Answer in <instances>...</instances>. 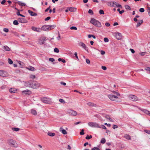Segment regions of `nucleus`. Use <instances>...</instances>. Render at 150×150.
<instances>
[{"label":"nucleus","mask_w":150,"mask_h":150,"mask_svg":"<svg viewBox=\"0 0 150 150\" xmlns=\"http://www.w3.org/2000/svg\"><path fill=\"white\" fill-rule=\"evenodd\" d=\"M109 98L112 101H114L117 102L121 101L120 98L118 97L119 96L114 95H109L108 96Z\"/></svg>","instance_id":"f257e3e1"},{"label":"nucleus","mask_w":150,"mask_h":150,"mask_svg":"<svg viewBox=\"0 0 150 150\" xmlns=\"http://www.w3.org/2000/svg\"><path fill=\"white\" fill-rule=\"evenodd\" d=\"M55 27V26L54 25H45L41 28V29L43 30L46 31L48 30H51L54 28Z\"/></svg>","instance_id":"f03ea898"},{"label":"nucleus","mask_w":150,"mask_h":150,"mask_svg":"<svg viewBox=\"0 0 150 150\" xmlns=\"http://www.w3.org/2000/svg\"><path fill=\"white\" fill-rule=\"evenodd\" d=\"M34 81L30 80L29 81L25 82H24V85L25 86L33 88V86Z\"/></svg>","instance_id":"7ed1b4c3"},{"label":"nucleus","mask_w":150,"mask_h":150,"mask_svg":"<svg viewBox=\"0 0 150 150\" xmlns=\"http://www.w3.org/2000/svg\"><path fill=\"white\" fill-rule=\"evenodd\" d=\"M90 22L93 25L98 27H99L101 26L100 22L94 18L91 19Z\"/></svg>","instance_id":"20e7f679"},{"label":"nucleus","mask_w":150,"mask_h":150,"mask_svg":"<svg viewBox=\"0 0 150 150\" xmlns=\"http://www.w3.org/2000/svg\"><path fill=\"white\" fill-rule=\"evenodd\" d=\"M7 143L9 145L12 146L13 147H17L18 146V145L16 143V142L12 139L8 140Z\"/></svg>","instance_id":"39448f33"},{"label":"nucleus","mask_w":150,"mask_h":150,"mask_svg":"<svg viewBox=\"0 0 150 150\" xmlns=\"http://www.w3.org/2000/svg\"><path fill=\"white\" fill-rule=\"evenodd\" d=\"M41 100L42 102L46 103L49 104L51 102V99L46 97H43L41 98Z\"/></svg>","instance_id":"423d86ee"},{"label":"nucleus","mask_w":150,"mask_h":150,"mask_svg":"<svg viewBox=\"0 0 150 150\" xmlns=\"http://www.w3.org/2000/svg\"><path fill=\"white\" fill-rule=\"evenodd\" d=\"M88 125L91 127H99L98 125L96 122H89L88 123Z\"/></svg>","instance_id":"0eeeda50"},{"label":"nucleus","mask_w":150,"mask_h":150,"mask_svg":"<svg viewBox=\"0 0 150 150\" xmlns=\"http://www.w3.org/2000/svg\"><path fill=\"white\" fill-rule=\"evenodd\" d=\"M46 40V38L45 37H42L38 40V43L40 45L44 43V41Z\"/></svg>","instance_id":"6e6552de"},{"label":"nucleus","mask_w":150,"mask_h":150,"mask_svg":"<svg viewBox=\"0 0 150 150\" xmlns=\"http://www.w3.org/2000/svg\"><path fill=\"white\" fill-rule=\"evenodd\" d=\"M33 88H39L40 86V84L38 83L37 82L34 81V83L33 84Z\"/></svg>","instance_id":"1a4fd4ad"},{"label":"nucleus","mask_w":150,"mask_h":150,"mask_svg":"<svg viewBox=\"0 0 150 150\" xmlns=\"http://www.w3.org/2000/svg\"><path fill=\"white\" fill-rule=\"evenodd\" d=\"M79 45L81 47L85 50L88 51V48L86 46L85 44L82 42H80L79 43Z\"/></svg>","instance_id":"9d476101"},{"label":"nucleus","mask_w":150,"mask_h":150,"mask_svg":"<svg viewBox=\"0 0 150 150\" xmlns=\"http://www.w3.org/2000/svg\"><path fill=\"white\" fill-rule=\"evenodd\" d=\"M116 2L115 1H111L108 2L107 5L111 7H115Z\"/></svg>","instance_id":"9b49d317"},{"label":"nucleus","mask_w":150,"mask_h":150,"mask_svg":"<svg viewBox=\"0 0 150 150\" xmlns=\"http://www.w3.org/2000/svg\"><path fill=\"white\" fill-rule=\"evenodd\" d=\"M129 99L133 101H135L137 100V96L134 95H130L129 96Z\"/></svg>","instance_id":"f8f14e48"},{"label":"nucleus","mask_w":150,"mask_h":150,"mask_svg":"<svg viewBox=\"0 0 150 150\" xmlns=\"http://www.w3.org/2000/svg\"><path fill=\"white\" fill-rule=\"evenodd\" d=\"M68 113L70 115L74 116H76L77 115L76 112L71 110H69Z\"/></svg>","instance_id":"ddd939ff"},{"label":"nucleus","mask_w":150,"mask_h":150,"mask_svg":"<svg viewBox=\"0 0 150 150\" xmlns=\"http://www.w3.org/2000/svg\"><path fill=\"white\" fill-rule=\"evenodd\" d=\"M18 21L19 22L22 23H25L27 22V21L25 19L23 18H20L18 19Z\"/></svg>","instance_id":"4468645a"},{"label":"nucleus","mask_w":150,"mask_h":150,"mask_svg":"<svg viewBox=\"0 0 150 150\" xmlns=\"http://www.w3.org/2000/svg\"><path fill=\"white\" fill-rule=\"evenodd\" d=\"M22 92L23 94L26 95H30L32 93L28 89L23 91H22Z\"/></svg>","instance_id":"2eb2a0df"},{"label":"nucleus","mask_w":150,"mask_h":150,"mask_svg":"<svg viewBox=\"0 0 150 150\" xmlns=\"http://www.w3.org/2000/svg\"><path fill=\"white\" fill-rule=\"evenodd\" d=\"M102 149V146L100 144L98 145L97 147H94L91 150H100Z\"/></svg>","instance_id":"dca6fc26"},{"label":"nucleus","mask_w":150,"mask_h":150,"mask_svg":"<svg viewBox=\"0 0 150 150\" xmlns=\"http://www.w3.org/2000/svg\"><path fill=\"white\" fill-rule=\"evenodd\" d=\"M28 12L31 16H35L37 15L36 13H34L30 10H28Z\"/></svg>","instance_id":"f3484780"},{"label":"nucleus","mask_w":150,"mask_h":150,"mask_svg":"<svg viewBox=\"0 0 150 150\" xmlns=\"http://www.w3.org/2000/svg\"><path fill=\"white\" fill-rule=\"evenodd\" d=\"M32 29L35 31L38 32H40V29L39 28H36L34 27H32Z\"/></svg>","instance_id":"a211bd4d"},{"label":"nucleus","mask_w":150,"mask_h":150,"mask_svg":"<svg viewBox=\"0 0 150 150\" xmlns=\"http://www.w3.org/2000/svg\"><path fill=\"white\" fill-rule=\"evenodd\" d=\"M59 131L62 132L63 134H67V132L65 130L63 129V128L61 127L59 129Z\"/></svg>","instance_id":"6ab92c4d"},{"label":"nucleus","mask_w":150,"mask_h":150,"mask_svg":"<svg viewBox=\"0 0 150 150\" xmlns=\"http://www.w3.org/2000/svg\"><path fill=\"white\" fill-rule=\"evenodd\" d=\"M6 73V72L5 71L0 70V76L3 77L5 76Z\"/></svg>","instance_id":"aec40b11"},{"label":"nucleus","mask_w":150,"mask_h":150,"mask_svg":"<svg viewBox=\"0 0 150 150\" xmlns=\"http://www.w3.org/2000/svg\"><path fill=\"white\" fill-rule=\"evenodd\" d=\"M116 36L117 39L118 40L120 39L121 38V33H117L116 35Z\"/></svg>","instance_id":"412c9836"},{"label":"nucleus","mask_w":150,"mask_h":150,"mask_svg":"<svg viewBox=\"0 0 150 150\" xmlns=\"http://www.w3.org/2000/svg\"><path fill=\"white\" fill-rule=\"evenodd\" d=\"M76 9L74 7H70L69 8V10L71 12H74L76 11Z\"/></svg>","instance_id":"4be33fe9"},{"label":"nucleus","mask_w":150,"mask_h":150,"mask_svg":"<svg viewBox=\"0 0 150 150\" xmlns=\"http://www.w3.org/2000/svg\"><path fill=\"white\" fill-rule=\"evenodd\" d=\"M4 49L6 51H9L11 50L7 46H4L3 47Z\"/></svg>","instance_id":"5701e85b"},{"label":"nucleus","mask_w":150,"mask_h":150,"mask_svg":"<svg viewBox=\"0 0 150 150\" xmlns=\"http://www.w3.org/2000/svg\"><path fill=\"white\" fill-rule=\"evenodd\" d=\"M31 112L32 114L34 115H37V112L34 109H31Z\"/></svg>","instance_id":"b1692460"},{"label":"nucleus","mask_w":150,"mask_h":150,"mask_svg":"<svg viewBox=\"0 0 150 150\" xmlns=\"http://www.w3.org/2000/svg\"><path fill=\"white\" fill-rule=\"evenodd\" d=\"M16 91V90L14 88H11L9 89V91L11 93H15Z\"/></svg>","instance_id":"393cba45"},{"label":"nucleus","mask_w":150,"mask_h":150,"mask_svg":"<svg viewBox=\"0 0 150 150\" xmlns=\"http://www.w3.org/2000/svg\"><path fill=\"white\" fill-rule=\"evenodd\" d=\"M87 105H88L90 106H96V104L93 103H92L89 102L87 103Z\"/></svg>","instance_id":"a878e982"},{"label":"nucleus","mask_w":150,"mask_h":150,"mask_svg":"<svg viewBox=\"0 0 150 150\" xmlns=\"http://www.w3.org/2000/svg\"><path fill=\"white\" fill-rule=\"evenodd\" d=\"M124 137L125 138H126V139H129V140L131 139V137L128 134H126L125 135Z\"/></svg>","instance_id":"bb28decb"},{"label":"nucleus","mask_w":150,"mask_h":150,"mask_svg":"<svg viewBox=\"0 0 150 150\" xmlns=\"http://www.w3.org/2000/svg\"><path fill=\"white\" fill-rule=\"evenodd\" d=\"M112 92L115 94L116 96H120V94L118 92L116 91H112Z\"/></svg>","instance_id":"cd10ccee"},{"label":"nucleus","mask_w":150,"mask_h":150,"mask_svg":"<svg viewBox=\"0 0 150 150\" xmlns=\"http://www.w3.org/2000/svg\"><path fill=\"white\" fill-rule=\"evenodd\" d=\"M27 69L31 71H34L35 70L34 68L31 66H30L27 67Z\"/></svg>","instance_id":"c85d7f7f"},{"label":"nucleus","mask_w":150,"mask_h":150,"mask_svg":"<svg viewBox=\"0 0 150 150\" xmlns=\"http://www.w3.org/2000/svg\"><path fill=\"white\" fill-rule=\"evenodd\" d=\"M48 135L51 137H53L55 135L54 133H51V132H49L47 133Z\"/></svg>","instance_id":"c756f323"},{"label":"nucleus","mask_w":150,"mask_h":150,"mask_svg":"<svg viewBox=\"0 0 150 150\" xmlns=\"http://www.w3.org/2000/svg\"><path fill=\"white\" fill-rule=\"evenodd\" d=\"M18 3L19 5L22 6H25L26 5L24 3L21 2L20 1H18Z\"/></svg>","instance_id":"7c9ffc66"},{"label":"nucleus","mask_w":150,"mask_h":150,"mask_svg":"<svg viewBox=\"0 0 150 150\" xmlns=\"http://www.w3.org/2000/svg\"><path fill=\"white\" fill-rule=\"evenodd\" d=\"M143 22V21L142 20H141L139 22H138L137 23V27H139L141 24Z\"/></svg>","instance_id":"2f4dec72"},{"label":"nucleus","mask_w":150,"mask_h":150,"mask_svg":"<svg viewBox=\"0 0 150 150\" xmlns=\"http://www.w3.org/2000/svg\"><path fill=\"white\" fill-rule=\"evenodd\" d=\"M125 7L126 9H129V10H131V9L130 6L127 5H126L125 6Z\"/></svg>","instance_id":"473e14b6"},{"label":"nucleus","mask_w":150,"mask_h":150,"mask_svg":"<svg viewBox=\"0 0 150 150\" xmlns=\"http://www.w3.org/2000/svg\"><path fill=\"white\" fill-rule=\"evenodd\" d=\"M12 129L13 131H15L16 132L18 131L20 129L19 128L15 127L12 128Z\"/></svg>","instance_id":"72a5a7b5"},{"label":"nucleus","mask_w":150,"mask_h":150,"mask_svg":"<svg viewBox=\"0 0 150 150\" xmlns=\"http://www.w3.org/2000/svg\"><path fill=\"white\" fill-rule=\"evenodd\" d=\"M142 110L144 112L146 113V114H148V115L149 112V111L147 110H145V109H144V110Z\"/></svg>","instance_id":"f704fd0d"},{"label":"nucleus","mask_w":150,"mask_h":150,"mask_svg":"<svg viewBox=\"0 0 150 150\" xmlns=\"http://www.w3.org/2000/svg\"><path fill=\"white\" fill-rule=\"evenodd\" d=\"M8 63L9 64H11L13 63V61L10 58H8Z\"/></svg>","instance_id":"c9c22d12"},{"label":"nucleus","mask_w":150,"mask_h":150,"mask_svg":"<svg viewBox=\"0 0 150 150\" xmlns=\"http://www.w3.org/2000/svg\"><path fill=\"white\" fill-rule=\"evenodd\" d=\"M30 78L32 79H33L35 78V76L34 75H31L30 76Z\"/></svg>","instance_id":"e433bc0d"},{"label":"nucleus","mask_w":150,"mask_h":150,"mask_svg":"<svg viewBox=\"0 0 150 150\" xmlns=\"http://www.w3.org/2000/svg\"><path fill=\"white\" fill-rule=\"evenodd\" d=\"M92 138V136L91 135L88 136L87 135V136L86 137V139H89Z\"/></svg>","instance_id":"4c0bfd02"},{"label":"nucleus","mask_w":150,"mask_h":150,"mask_svg":"<svg viewBox=\"0 0 150 150\" xmlns=\"http://www.w3.org/2000/svg\"><path fill=\"white\" fill-rule=\"evenodd\" d=\"M54 50V52L56 53H58L59 52V50L57 48H55Z\"/></svg>","instance_id":"58836bf2"},{"label":"nucleus","mask_w":150,"mask_h":150,"mask_svg":"<svg viewBox=\"0 0 150 150\" xmlns=\"http://www.w3.org/2000/svg\"><path fill=\"white\" fill-rule=\"evenodd\" d=\"M13 24L15 25H17L18 24V23L17 21L15 20L13 22Z\"/></svg>","instance_id":"ea45409f"},{"label":"nucleus","mask_w":150,"mask_h":150,"mask_svg":"<svg viewBox=\"0 0 150 150\" xmlns=\"http://www.w3.org/2000/svg\"><path fill=\"white\" fill-rule=\"evenodd\" d=\"M88 13L90 14L91 15H93V12L91 9H89L88 10Z\"/></svg>","instance_id":"a19ab883"},{"label":"nucleus","mask_w":150,"mask_h":150,"mask_svg":"<svg viewBox=\"0 0 150 150\" xmlns=\"http://www.w3.org/2000/svg\"><path fill=\"white\" fill-rule=\"evenodd\" d=\"M115 7H120L122 8V6L120 5L119 4H117L116 3V4L115 5Z\"/></svg>","instance_id":"79ce46f5"},{"label":"nucleus","mask_w":150,"mask_h":150,"mask_svg":"<svg viewBox=\"0 0 150 150\" xmlns=\"http://www.w3.org/2000/svg\"><path fill=\"white\" fill-rule=\"evenodd\" d=\"M146 52H143L140 53L139 54L141 56H144L146 54Z\"/></svg>","instance_id":"37998d69"},{"label":"nucleus","mask_w":150,"mask_h":150,"mask_svg":"<svg viewBox=\"0 0 150 150\" xmlns=\"http://www.w3.org/2000/svg\"><path fill=\"white\" fill-rule=\"evenodd\" d=\"M70 29L71 30H76L77 29V28L76 27L72 26L70 28Z\"/></svg>","instance_id":"c03bdc74"},{"label":"nucleus","mask_w":150,"mask_h":150,"mask_svg":"<svg viewBox=\"0 0 150 150\" xmlns=\"http://www.w3.org/2000/svg\"><path fill=\"white\" fill-rule=\"evenodd\" d=\"M59 101L61 103H65L64 100L62 99H59Z\"/></svg>","instance_id":"a18cd8bd"},{"label":"nucleus","mask_w":150,"mask_h":150,"mask_svg":"<svg viewBox=\"0 0 150 150\" xmlns=\"http://www.w3.org/2000/svg\"><path fill=\"white\" fill-rule=\"evenodd\" d=\"M147 12L149 16L150 17V7H148Z\"/></svg>","instance_id":"49530a36"},{"label":"nucleus","mask_w":150,"mask_h":150,"mask_svg":"<svg viewBox=\"0 0 150 150\" xmlns=\"http://www.w3.org/2000/svg\"><path fill=\"white\" fill-rule=\"evenodd\" d=\"M139 11L140 12L142 13L144 11V9L143 8H141L139 9Z\"/></svg>","instance_id":"de8ad7c7"},{"label":"nucleus","mask_w":150,"mask_h":150,"mask_svg":"<svg viewBox=\"0 0 150 150\" xmlns=\"http://www.w3.org/2000/svg\"><path fill=\"white\" fill-rule=\"evenodd\" d=\"M104 40L105 42H108L109 41V40L108 38H104Z\"/></svg>","instance_id":"09e8293b"},{"label":"nucleus","mask_w":150,"mask_h":150,"mask_svg":"<svg viewBox=\"0 0 150 150\" xmlns=\"http://www.w3.org/2000/svg\"><path fill=\"white\" fill-rule=\"evenodd\" d=\"M3 30L4 32L7 33L8 31V29L7 28H4V29Z\"/></svg>","instance_id":"8fccbe9b"},{"label":"nucleus","mask_w":150,"mask_h":150,"mask_svg":"<svg viewBox=\"0 0 150 150\" xmlns=\"http://www.w3.org/2000/svg\"><path fill=\"white\" fill-rule=\"evenodd\" d=\"M144 131L146 133L150 134V130H145Z\"/></svg>","instance_id":"3c124183"},{"label":"nucleus","mask_w":150,"mask_h":150,"mask_svg":"<svg viewBox=\"0 0 150 150\" xmlns=\"http://www.w3.org/2000/svg\"><path fill=\"white\" fill-rule=\"evenodd\" d=\"M84 129H82L81 130V131L80 132V134L81 135H83L84 134Z\"/></svg>","instance_id":"603ef678"},{"label":"nucleus","mask_w":150,"mask_h":150,"mask_svg":"<svg viewBox=\"0 0 150 150\" xmlns=\"http://www.w3.org/2000/svg\"><path fill=\"white\" fill-rule=\"evenodd\" d=\"M49 60L50 61H51V62H53L55 60L53 58H50L49 59Z\"/></svg>","instance_id":"864d4df0"},{"label":"nucleus","mask_w":150,"mask_h":150,"mask_svg":"<svg viewBox=\"0 0 150 150\" xmlns=\"http://www.w3.org/2000/svg\"><path fill=\"white\" fill-rule=\"evenodd\" d=\"M86 62L88 64H89L90 63V61L88 59H86Z\"/></svg>","instance_id":"5fc2aeb1"},{"label":"nucleus","mask_w":150,"mask_h":150,"mask_svg":"<svg viewBox=\"0 0 150 150\" xmlns=\"http://www.w3.org/2000/svg\"><path fill=\"white\" fill-rule=\"evenodd\" d=\"M74 54L75 55V56L76 57V58L78 60H79V59L78 56H77V53L76 52H75Z\"/></svg>","instance_id":"6e6d98bb"},{"label":"nucleus","mask_w":150,"mask_h":150,"mask_svg":"<svg viewBox=\"0 0 150 150\" xmlns=\"http://www.w3.org/2000/svg\"><path fill=\"white\" fill-rule=\"evenodd\" d=\"M57 39L59 40H60L61 39L60 36L59 32H58V37H57Z\"/></svg>","instance_id":"4d7b16f0"},{"label":"nucleus","mask_w":150,"mask_h":150,"mask_svg":"<svg viewBox=\"0 0 150 150\" xmlns=\"http://www.w3.org/2000/svg\"><path fill=\"white\" fill-rule=\"evenodd\" d=\"M51 18V17L50 16H48L45 19V21H47L49 20Z\"/></svg>","instance_id":"13d9d810"},{"label":"nucleus","mask_w":150,"mask_h":150,"mask_svg":"<svg viewBox=\"0 0 150 150\" xmlns=\"http://www.w3.org/2000/svg\"><path fill=\"white\" fill-rule=\"evenodd\" d=\"M6 2V0H3L1 2V4L2 5H4Z\"/></svg>","instance_id":"bf43d9fd"},{"label":"nucleus","mask_w":150,"mask_h":150,"mask_svg":"<svg viewBox=\"0 0 150 150\" xmlns=\"http://www.w3.org/2000/svg\"><path fill=\"white\" fill-rule=\"evenodd\" d=\"M105 116V118H106L107 119L109 120L110 119V117L109 116L105 115V116Z\"/></svg>","instance_id":"052dcab7"},{"label":"nucleus","mask_w":150,"mask_h":150,"mask_svg":"<svg viewBox=\"0 0 150 150\" xmlns=\"http://www.w3.org/2000/svg\"><path fill=\"white\" fill-rule=\"evenodd\" d=\"M105 25L107 27H109L110 26V24L109 23L107 22L105 23Z\"/></svg>","instance_id":"680f3d73"},{"label":"nucleus","mask_w":150,"mask_h":150,"mask_svg":"<svg viewBox=\"0 0 150 150\" xmlns=\"http://www.w3.org/2000/svg\"><path fill=\"white\" fill-rule=\"evenodd\" d=\"M99 13L100 14H103V10H100L99 11Z\"/></svg>","instance_id":"e2e57ef3"},{"label":"nucleus","mask_w":150,"mask_h":150,"mask_svg":"<svg viewBox=\"0 0 150 150\" xmlns=\"http://www.w3.org/2000/svg\"><path fill=\"white\" fill-rule=\"evenodd\" d=\"M50 6L49 7L47 8L46 10H45V12H47L49 10H50Z\"/></svg>","instance_id":"0e129e2a"},{"label":"nucleus","mask_w":150,"mask_h":150,"mask_svg":"<svg viewBox=\"0 0 150 150\" xmlns=\"http://www.w3.org/2000/svg\"><path fill=\"white\" fill-rule=\"evenodd\" d=\"M60 84L62 85H63L64 86H65L66 85V83H64L63 81H61L60 82Z\"/></svg>","instance_id":"69168bd1"},{"label":"nucleus","mask_w":150,"mask_h":150,"mask_svg":"<svg viewBox=\"0 0 150 150\" xmlns=\"http://www.w3.org/2000/svg\"><path fill=\"white\" fill-rule=\"evenodd\" d=\"M130 50L132 53H134L135 52V51L132 49H130Z\"/></svg>","instance_id":"338daca9"},{"label":"nucleus","mask_w":150,"mask_h":150,"mask_svg":"<svg viewBox=\"0 0 150 150\" xmlns=\"http://www.w3.org/2000/svg\"><path fill=\"white\" fill-rule=\"evenodd\" d=\"M117 126L116 125H113V128L114 129H115L117 128Z\"/></svg>","instance_id":"774afa93"}]
</instances>
